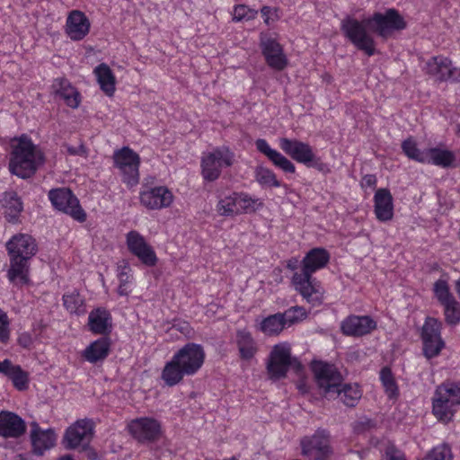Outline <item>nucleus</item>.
Wrapping results in <instances>:
<instances>
[{
	"label": "nucleus",
	"instance_id": "obj_1",
	"mask_svg": "<svg viewBox=\"0 0 460 460\" xmlns=\"http://www.w3.org/2000/svg\"><path fill=\"white\" fill-rule=\"evenodd\" d=\"M405 28L404 18L393 8L385 13L376 12L361 22L348 16L341 23V30L344 36L368 57L376 53V41L370 31L375 32L382 39H387L395 31Z\"/></svg>",
	"mask_w": 460,
	"mask_h": 460
},
{
	"label": "nucleus",
	"instance_id": "obj_2",
	"mask_svg": "<svg viewBox=\"0 0 460 460\" xmlns=\"http://www.w3.org/2000/svg\"><path fill=\"white\" fill-rule=\"evenodd\" d=\"M206 358L202 345L189 342L178 349L167 361L161 372V379L167 386L179 385L185 376L196 375Z\"/></svg>",
	"mask_w": 460,
	"mask_h": 460
},
{
	"label": "nucleus",
	"instance_id": "obj_3",
	"mask_svg": "<svg viewBox=\"0 0 460 460\" xmlns=\"http://www.w3.org/2000/svg\"><path fill=\"white\" fill-rule=\"evenodd\" d=\"M45 163V156L39 146L27 135L11 139L8 169L21 179L33 176Z\"/></svg>",
	"mask_w": 460,
	"mask_h": 460
},
{
	"label": "nucleus",
	"instance_id": "obj_4",
	"mask_svg": "<svg viewBox=\"0 0 460 460\" xmlns=\"http://www.w3.org/2000/svg\"><path fill=\"white\" fill-rule=\"evenodd\" d=\"M315 381L326 396L341 397L344 404L354 406L361 398L362 391L358 384L341 385L342 377L337 369L323 361H313L311 365Z\"/></svg>",
	"mask_w": 460,
	"mask_h": 460
},
{
	"label": "nucleus",
	"instance_id": "obj_5",
	"mask_svg": "<svg viewBox=\"0 0 460 460\" xmlns=\"http://www.w3.org/2000/svg\"><path fill=\"white\" fill-rule=\"evenodd\" d=\"M459 406V383L446 382L436 388L432 398V413L439 421L450 422Z\"/></svg>",
	"mask_w": 460,
	"mask_h": 460
},
{
	"label": "nucleus",
	"instance_id": "obj_6",
	"mask_svg": "<svg viewBox=\"0 0 460 460\" xmlns=\"http://www.w3.org/2000/svg\"><path fill=\"white\" fill-rule=\"evenodd\" d=\"M402 148L407 157L421 164L448 167L455 161L453 152L440 147L420 149L416 141L411 137L402 142Z\"/></svg>",
	"mask_w": 460,
	"mask_h": 460
},
{
	"label": "nucleus",
	"instance_id": "obj_7",
	"mask_svg": "<svg viewBox=\"0 0 460 460\" xmlns=\"http://www.w3.org/2000/svg\"><path fill=\"white\" fill-rule=\"evenodd\" d=\"M234 163V153L226 146H217L204 152L200 159L201 175L207 181L219 178L224 168Z\"/></svg>",
	"mask_w": 460,
	"mask_h": 460
},
{
	"label": "nucleus",
	"instance_id": "obj_8",
	"mask_svg": "<svg viewBox=\"0 0 460 460\" xmlns=\"http://www.w3.org/2000/svg\"><path fill=\"white\" fill-rule=\"evenodd\" d=\"M94 434V422L90 419H80L66 428L62 438L66 449H85Z\"/></svg>",
	"mask_w": 460,
	"mask_h": 460
},
{
	"label": "nucleus",
	"instance_id": "obj_9",
	"mask_svg": "<svg viewBox=\"0 0 460 460\" xmlns=\"http://www.w3.org/2000/svg\"><path fill=\"white\" fill-rule=\"evenodd\" d=\"M115 166L119 170L122 181L129 187L136 186L139 181V155L128 146L114 152Z\"/></svg>",
	"mask_w": 460,
	"mask_h": 460
},
{
	"label": "nucleus",
	"instance_id": "obj_10",
	"mask_svg": "<svg viewBox=\"0 0 460 460\" xmlns=\"http://www.w3.org/2000/svg\"><path fill=\"white\" fill-rule=\"evenodd\" d=\"M296 362L291 355V346L288 342H280L273 346L268 362L267 371L271 379L284 377L288 368Z\"/></svg>",
	"mask_w": 460,
	"mask_h": 460
},
{
	"label": "nucleus",
	"instance_id": "obj_11",
	"mask_svg": "<svg viewBox=\"0 0 460 460\" xmlns=\"http://www.w3.org/2000/svg\"><path fill=\"white\" fill-rule=\"evenodd\" d=\"M441 328V322L433 317H428L422 326L420 334L422 350L428 359L438 357L445 347Z\"/></svg>",
	"mask_w": 460,
	"mask_h": 460
},
{
	"label": "nucleus",
	"instance_id": "obj_12",
	"mask_svg": "<svg viewBox=\"0 0 460 460\" xmlns=\"http://www.w3.org/2000/svg\"><path fill=\"white\" fill-rule=\"evenodd\" d=\"M49 199L57 210L69 215L79 222L85 221L86 214L70 190L66 188L51 190L49 192Z\"/></svg>",
	"mask_w": 460,
	"mask_h": 460
},
{
	"label": "nucleus",
	"instance_id": "obj_13",
	"mask_svg": "<svg viewBox=\"0 0 460 460\" xmlns=\"http://www.w3.org/2000/svg\"><path fill=\"white\" fill-rule=\"evenodd\" d=\"M423 70L438 82H459L460 68L456 66L450 58L445 56H435L429 58Z\"/></svg>",
	"mask_w": 460,
	"mask_h": 460
},
{
	"label": "nucleus",
	"instance_id": "obj_14",
	"mask_svg": "<svg viewBox=\"0 0 460 460\" xmlns=\"http://www.w3.org/2000/svg\"><path fill=\"white\" fill-rule=\"evenodd\" d=\"M260 47L267 65L278 71L284 70L288 65V58L283 46L269 33L260 34Z\"/></svg>",
	"mask_w": 460,
	"mask_h": 460
},
{
	"label": "nucleus",
	"instance_id": "obj_15",
	"mask_svg": "<svg viewBox=\"0 0 460 460\" xmlns=\"http://www.w3.org/2000/svg\"><path fill=\"white\" fill-rule=\"evenodd\" d=\"M302 456L314 460H325L331 454L330 436L325 430H317L300 441Z\"/></svg>",
	"mask_w": 460,
	"mask_h": 460
},
{
	"label": "nucleus",
	"instance_id": "obj_16",
	"mask_svg": "<svg viewBox=\"0 0 460 460\" xmlns=\"http://www.w3.org/2000/svg\"><path fill=\"white\" fill-rule=\"evenodd\" d=\"M127 429L128 433L140 443L154 442L162 435L160 421L152 417L136 418L128 423Z\"/></svg>",
	"mask_w": 460,
	"mask_h": 460
},
{
	"label": "nucleus",
	"instance_id": "obj_17",
	"mask_svg": "<svg viewBox=\"0 0 460 460\" xmlns=\"http://www.w3.org/2000/svg\"><path fill=\"white\" fill-rule=\"evenodd\" d=\"M128 251L137 257L144 265L154 267L158 261L155 251L145 236L136 230H131L125 236Z\"/></svg>",
	"mask_w": 460,
	"mask_h": 460
},
{
	"label": "nucleus",
	"instance_id": "obj_18",
	"mask_svg": "<svg viewBox=\"0 0 460 460\" xmlns=\"http://www.w3.org/2000/svg\"><path fill=\"white\" fill-rule=\"evenodd\" d=\"M295 289L313 305H319L324 299V289L321 283L310 274L295 273L292 278Z\"/></svg>",
	"mask_w": 460,
	"mask_h": 460
},
{
	"label": "nucleus",
	"instance_id": "obj_19",
	"mask_svg": "<svg viewBox=\"0 0 460 460\" xmlns=\"http://www.w3.org/2000/svg\"><path fill=\"white\" fill-rule=\"evenodd\" d=\"M139 200L141 205L149 210H160L171 207L174 201V195L164 185L146 187L139 193Z\"/></svg>",
	"mask_w": 460,
	"mask_h": 460
},
{
	"label": "nucleus",
	"instance_id": "obj_20",
	"mask_svg": "<svg viewBox=\"0 0 460 460\" xmlns=\"http://www.w3.org/2000/svg\"><path fill=\"white\" fill-rule=\"evenodd\" d=\"M281 150L297 163L312 166L316 162V155L312 146L297 139L281 137L279 139Z\"/></svg>",
	"mask_w": 460,
	"mask_h": 460
},
{
	"label": "nucleus",
	"instance_id": "obj_21",
	"mask_svg": "<svg viewBox=\"0 0 460 460\" xmlns=\"http://www.w3.org/2000/svg\"><path fill=\"white\" fill-rule=\"evenodd\" d=\"M89 17L80 10H72L67 13L65 23V33L72 41L84 40L91 31Z\"/></svg>",
	"mask_w": 460,
	"mask_h": 460
},
{
	"label": "nucleus",
	"instance_id": "obj_22",
	"mask_svg": "<svg viewBox=\"0 0 460 460\" xmlns=\"http://www.w3.org/2000/svg\"><path fill=\"white\" fill-rule=\"evenodd\" d=\"M6 249L10 257L29 261L37 252V243L32 236L18 234L6 243Z\"/></svg>",
	"mask_w": 460,
	"mask_h": 460
},
{
	"label": "nucleus",
	"instance_id": "obj_23",
	"mask_svg": "<svg viewBox=\"0 0 460 460\" xmlns=\"http://www.w3.org/2000/svg\"><path fill=\"white\" fill-rule=\"evenodd\" d=\"M256 149L264 155L270 163L277 168L282 170L286 173H295V164L284 155L278 150L272 148L270 145L263 138L255 140Z\"/></svg>",
	"mask_w": 460,
	"mask_h": 460
},
{
	"label": "nucleus",
	"instance_id": "obj_24",
	"mask_svg": "<svg viewBox=\"0 0 460 460\" xmlns=\"http://www.w3.org/2000/svg\"><path fill=\"white\" fill-rule=\"evenodd\" d=\"M26 431L25 421L16 413L0 411V436L3 438H16Z\"/></svg>",
	"mask_w": 460,
	"mask_h": 460
},
{
	"label": "nucleus",
	"instance_id": "obj_25",
	"mask_svg": "<svg viewBox=\"0 0 460 460\" xmlns=\"http://www.w3.org/2000/svg\"><path fill=\"white\" fill-rule=\"evenodd\" d=\"M394 199L386 188L376 190L374 195V213L381 222L390 221L394 217Z\"/></svg>",
	"mask_w": 460,
	"mask_h": 460
},
{
	"label": "nucleus",
	"instance_id": "obj_26",
	"mask_svg": "<svg viewBox=\"0 0 460 460\" xmlns=\"http://www.w3.org/2000/svg\"><path fill=\"white\" fill-rule=\"evenodd\" d=\"M341 331L348 336H362L376 327V323L369 316L350 315L341 323Z\"/></svg>",
	"mask_w": 460,
	"mask_h": 460
},
{
	"label": "nucleus",
	"instance_id": "obj_27",
	"mask_svg": "<svg viewBox=\"0 0 460 460\" xmlns=\"http://www.w3.org/2000/svg\"><path fill=\"white\" fill-rule=\"evenodd\" d=\"M57 438L54 429H42L36 426L31 434L33 452L40 456L43 455L56 445Z\"/></svg>",
	"mask_w": 460,
	"mask_h": 460
},
{
	"label": "nucleus",
	"instance_id": "obj_28",
	"mask_svg": "<svg viewBox=\"0 0 460 460\" xmlns=\"http://www.w3.org/2000/svg\"><path fill=\"white\" fill-rule=\"evenodd\" d=\"M330 260L329 252L323 248H314L309 251L302 261V273L312 275L324 268Z\"/></svg>",
	"mask_w": 460,
	"mask_h": 460
},
{
	"label": "nucleus",
	"instance_id": "obj_29",
	"mask_svg": "<svg viewBox=\"0 0 460 460\" xmlns=\"http://www.w3.org/2000/svg\"><path fill=\"white\" fill-rule=\"evenodd\" d=\"M0 373L12 380L13 386L23 391L28 388L29 374L18 365H13L11 360L4 359L0 362Z\"/></svg>",
	"mask_w": 460,
	"mask_h": 460
},
{
	"label": "nucleus",
	"instance_id": "obj_30",
	"mask_svg": "<svg viewBox=\"0 0 460 460\" xmlns=\"http://www.w3.org/2000/svg\"><path fill=\"white\" fill-rule=\"evenodd\" d=\"M52 86L56 95L63 99L68 107L76 109L79 106L81 94L69 81L64 78H58L54 81Z\"/></svg>",
	"mask_w": 460,
	"mask_h": 460
},
{
	"label": "nucleus",
	"instance_id": "obj_31",
	"mask_svg": "<svg viewBox=\"0 0 460 460\" xmlns=\"http://www.w3.org/2000/svg\"><path fill=\"white\" fill-rule=\"evenodd\" d=\"M93 75L100 89L109 97H112L116 92V76L111 68L105 63L94 67Z\"/></svg>",
	"mask_w": 460,
	"mask_h": 460
},
{
	"label": "nucleus",
	"instance_id": "obj_32",
	"mask_svg": "<svg viewBox=\"0 0 460 460\" xmlns=\"http://www.w3.org/2000/svg\"><path fill=\"white\" fill-rule=\"evenodd\" d=\"M110 349V341L107 338H100L91 342L82 352V356L87 362L95 364L108 357Z\"/></svg>",
	"mask_w": 460,
	"mask_h": 460
},
{
	"label": "nucleus",
	"instance_id": "obj_33",
	"mask_svg": "<svg viewBox=\"0 0 460 460\" xmlns=\"http://www.w3.org/2000/svg\"><path fill=\"white\" fill-rule=\"evenodd\" d=\"M88 326L94 334H106L111 330V314L102 308L93 310L88 316Z\"/></svg>",
	"mask_w": 460,
	"mask_h": 460
},
{
	"label": "nucleus",
	"instance_id": "obj_34",
	"mask_svg": "<svg viewBox=\"0 0 460 460\" xmlns=\"http://www.w3.org/2000/svg\"><path fill=\"white\" fill-rule=\"evenodd\" d=\"M29 261L21 258L10 257V268L7 277L14 285H25L29 282Z\"/></svg>",
	"mask_w": 460,
	"mask_h": 460
},
{
	"label": "nucleus",
	"instance_id": "obj_35",
	"mask_svg": "<svg viewBox=\"0 0 460 460\" xmlns=\"http://www.w3.org/2000/svg\"><path fill=\"white\" fill-rule=\"evenodd\" d=\"M239 206L238 191H233L221 197L216 208L220 216L233 217L241 215Z\"/></svg>",
	"mask_w": 460,
	"mask_h": 460
},
{
	"label": "nucleus",
	"instance_id": "obj_36",
	"mask_svg": "<svg viewBox=\"0 0 460 460\" xmlns=\"http://www.w3.org/2000/svg\"><path fill=\"white\" fill-rule=\"evenodd\" d=\"M4 214L9 222L17 220L22 211V203L14 192H6L1 199Z\"/></svg>",
	"mask_w": 460,
	"mask_h": 460
},
{
	"label": "nucleus",
	"instance_id": "obj_37",
	"mask_svg": "<svg viewBox=\"0 0 460 460\" xmlns=\"http://www.w3.org/2000/svg\"><path fill=\"white\" fill-rule=\"evenodd\" d=\"M63 305L70 314L82 315L86 312L85 299L78 290L66 291L62 297Z\"/></svg>",
	"mask_w": 460,
	"mask_h": 460
},
{
	"label": "nucleus",
	"instance_id": "obj_38",
	"mask_svg": "<svg viewBox=\"0 0 460 460\" xmlns=\"http://www.w3.org/2000/svg\"><path fill=\"white\" fill-rule=\"evenodd\" d=\"M117 278L119 279L118 294L119 296H128L134 287V279L132 269L128 263L118 266Z\"/></svg>",
	"mask_w": 460,
	"mask_h": 460
},
{
	"label": "nucleus",
	"instance_id": "obj_39",
	"mask_svg": "<svg viewBox=\"0 0 460 460\" xmlns=\"http://www.w3.org/2000/svg\"><path fill=\"white\" fill-rule=\"evenodd\" d=\"M236 343L240 357L244 360H250L257 352V347L252 335L244 331L238 332Z\"/></svg>",
	"mask_w": 460,
	"mask_h": 460
},
{
	"label": "nucleus",
	"instance_id": "obj_40",
	"mask_svg": "<svg viewBox=\"0 0 460 460\" xmlns=\"http://www.w3.org/2000/svg\"><path fill=\"white\" fill-rule=\"evenodd\" d=\"M285 326L282 314H275L262 319L260 323L259 329L264 334L273 336L279 334Z\"/></svg>",
	"mask_w": 460,
	"mask_h": 460
},
{
	"label": "nucleus",
	"instance_id": "obj_41",
	"mask_svg": "<svg viewBox=\"0 0 460 460\" xmlns=\"http://www.w3.org/2000/svg\"><path fill=\"white\" fill-rule=\"evenodd\" d=\"M254 177L256 181L261 187H280L281 183L278 180L276 173L270 168L264 165H258L254 171Z\"/></svg>",
	"mask_w": 460,
	"mask_h": 460
},
{
	"label": "nucleus",
	"instance_id": "obj_42",
	"mask_svg": "<svg viewBox=\"0 0 460 460\" xmlns=\"http://www.w3.org/2000/svg\"><path fill=\"white\" fill-rule=\"evenodd\" d=\"M240 214H252L262 208L263 202L261 199L252 196L247 192L238 191Z\"/></svg>",
	"mask_w": 460,
	"mask_h": 460
},
{
	"label": "nucleus",
	"instance_id": "obj_43",
	"mask_svg": "<svg viewBox=\"0 0 460 460\" xmlns=\"http://www.w3.org/2000/svg\"><path fill=\"white\" fill-rule=\"evenodd\" d=\"M448 277L442 276L433 285V293L438 302L443 305L455 299L453 294L450 292Z\"/></svg>",
	"mask_w": 460,
	"mask_h": 460
},
{
	"label": "nucleus",
	"instance_id": "obj_44",
	"mask_svg": "<svg viewBox=\"0 0 460 460\" xmlns=\"http://www.w3.org/2000/svg\"><path fill=\"white\" fill-rule=\"evenodd\" d=\"M380 381L384 387L385 393L390 399H394L398 396V385L390 368L384 367L381 369Z\"/></svg>",
	"mask_w": 460,
	"mask_h": 460
},
{
	"label": "nucleus",
	"instance_id": "obj_45",
	"mask_svg": "<svg viewBox=\"0 0 460 460\" xmlns=\"http://www.w3.org/2000/svg\"><path fill=\"white\" fill-rule=\"evenodd\" d=\"M446 322L450 325H456L460 322V304L455 299L442 305Z\"/></svg>",
	"mask_w": 460,
	"mask_h": 460
},
{
	"label": "nucleus",
	"instance_id": "obj_46",
	"mask_svg": "<svg viewBox=\"0 0 460 460\" xmlns=\"http://www.w3.org/2000/svg\"><path fill=\"white\" fill-rule=\"evenodd\" d=\"M307 316V313L305 308L301 306H293L285 311L282 314V317H284L285 325H292L297 323Z\"/></svg>",
	"mask_w": 460,
	"mask_h": 460
},
{
	"label": "nucleus",
	"instance_id": "obj_47",
	"mask_svg": "<svg viewBox=\"0 0 460 460\" xmlns=\"http://www.w3.org/2000/svg\"><path fill=\"white\" fill-rule=\"evenodd\" d=\"M452 458L451 448L446 444H441L434 447L423 460H452Z\"/></svg>",
	"mask_w": 460,
	"mask_h": 460
},
{
	"label": "nucleus",
	"instance_id": "obj_48",
	"mask_svg": "<svg viewBox=\"0 0 460 460\" xmlns=\"http://www.w3.org/2000/svg\"><path fill=\"white\" fill-rule=\"evenodd\" d=\"M257 13H258L255 9L250 8L244 4H238L234 7L232 16L233 21L242 22L254 19L257 16Z\"/></svg>",
	"mask_w": 460,
	"mask_h": 460
},
{
	"label": "nucleus",
	"instance_id": "obj_49",
	"mask_svg": "<svg viewBox=\"0 0 460 460\" xmlns=\"http://www.w3.org/2000/svg\"><path fill=\"white\" fill-rule=\"evenodd\" d=\"M10 337V321L5 312L0 308V341H7Z\"/></svg>",
	"mask_w": 460,
	"mask_h": 460
},
{
	"label": "nucleus",
	"instance_id": "obj_50",
	"mask_svg": "<svg viewBox=\"0 0 460 460\" xmlns=\"http://www.w3.org/2000/svg\"><path fill=\"white\" fill-rule=\"evenodd\" d=\"M381 450L384 451L386 460H405L403 453L398 450L390 442Z\"/></svg>",
	"mask_w": 460,
	"mask_h": 460
},
{
	"label": "nucleus",
	"instance_id": "obj_51",
	"mask_svg": "<svg viewBox=\"0 0 460 460\" xmlns=\"http://www.w3.org/2000/svg\"><path fill=\"white\" fill-rule=\"evenodd\" d=\"M261 15L267 25L272 24L279 18V10L269 6H264L261 9Z\"/></svg>",
	"mask_w": 460,
	"mask_h": 460
},
{
	"label": "nucleus",
	"instance_id": "obj_52",
	"mask_svg": "<svg viewBox=\"0 0 460 460\" xmlns=\"http://www.w3.org/2000/svg\"><path fill=\"white\" fill-rule=\"evenodd\" d=\"M66 151L72 155H80L83 157H87L88 155V151L84 145H78L76 146H67Z\"/></svg>",
	"mask_w": 460,
	"mask_h": 460
},
{
	"label": "nucleus",
	"instance_id": "obj_53",
	"mask_svg": "<svg viewBox=\"0 0 460 460\" xmlns=\"http://www.w3.org/2000/svg\"><path fill=\"white\" fill-rule=\"evenodd\" d=\"M377 179L374 174H367L361 180V187L363 189H374L376 186Z\"/></svg>",
	"mask_w": 460,
	"mask_h": 460
},
{
	"label": "nucleus",
	"instance_id": "obj_54",
	"mask_svg": "<svg viewBox=\"0 0 460 460\" xmlns=\"http://www.w3.org/2000/svg\"><path fill=\"white\" fill-rule=\"evenodd\" d=\"M173 327H175L185 336H190L192 332V329L187 322H178L177 323L173 324Z\"/></svg>",
	"mask_w": 460,
	"mask_h": 460
},
{
	"label": "nucleus",
	"instance_id": "obj_55",
	"mask_svg": "<svg viewBox=\"0 0 460 460\" xmlns=\"http://www.w3.org/2000/svg\"><path fill=\"white\" fill-rule=\"evenodd\" d=\"M18 341H19V344L22 345V347H29L31 343V338L29 334L27 333H22L19 336V339H18Z\"/></svg>",
	"mask_w": 460,
	"mask_h": 460
},
{
	"label": "nucleus",
	"instance_id": "obj_56",
	"mask_svg": "<svg viewBox=\"0 0 460 460\" xmlns=\"http://www.w3.org/2000/svg\"><path fill=\"white\" fill-rule=\"evenodd\" d=\"M58 460H75L71 456L66 455L59 457Z\"/></svg>",
	"mask_w": 460,
	"mask_h": 460
},
{
	"label": "nucleus",
	"instance_id": "obj_57",
	"mask_svg": "<svg viewBox=\"0 0 460 460\" xmlns=\"http://www.w3.org/2000/svg\"><path fill=\"white\" fill-rule=\"evenodd\" d=\"M288 268H290V269H292V270H294V269H295V267H294V266H292L290 262L288 263Z\"/></svg>",
	"mask_w": 460,
	"mask_h": 460
},
{
	"label": "nucleus",
	"instance_id": "obj_58",
	"mask_svg": "<svg viewBox=\"0 0 460 460\" xmlns=\"http://www.w3.org/2000/svg\"><path fill=\"white\" fill-rule=\"evenodd\" d=\"M458 132H459V136H460V128H459V131Z\"/></svg>",
	"mask_w": 460,
	"mask_h": 460
},
{
	"label": "nucleus",
	"instance_id": "obj_59",
	"mask_svg": "<svg viewBox=\"0 0 460 460\" xmlns=\"http://www.w3.org/2000/svg\"><path fill=\"white\" fill-rule=\"evenodd\" d=\"M423 460V459H422Z\"/></svg>",
	"mask_w": 460,
	"mask_h": 460
}]
</instances>
